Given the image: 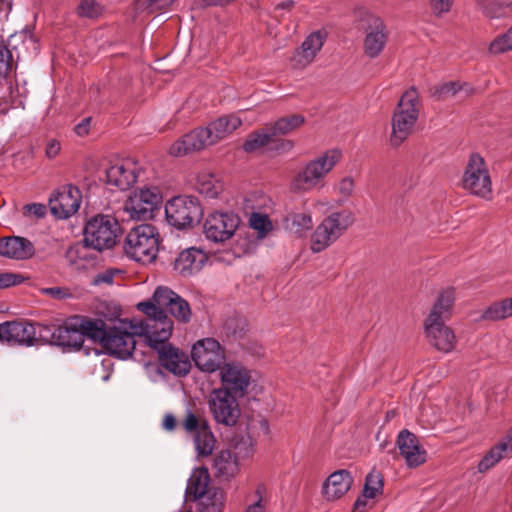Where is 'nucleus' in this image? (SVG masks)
<instances>
[{
    "label": "nucleus",
    "mask_w": 512,
    "mask_h": 512,
    "mask_svg": "<svg viewBox=\"0 0 512 512\" xmlns=\"http://www.w3.org/2000/svg\"><path fill=\"white\" fill-rule=\"evenodd\" d=\"M162 319L153 320L149 324L150 330L143 331V334L148 345L157 351L159 362L165 369L179 376L186 375L190 369L186 355L168 343L173 323L171 319Z\"/></svg>",
    "instance_id": "f257e3e1"
},
{
    "label": "nucleus",
    "mask_w": 512,
    "mask_h": 512,
    "mask_svg": "<svg viewBox=\"0 0 512 512\" xmlns=\"http://www.w3.org/2000/svg\"><path fill=\"white\" fill-rule=\"evenodd\" d=\"M339 149H329L307 161L294 175L290 188L294 192H309L323 187L327 175L340 162Z\"/></svg>",
    "instance_id": "f03ea898"
},
{
    "label": "nucleus",
    "mask_w": 512,
    "mask_h": 512,
    "mask_svg": "<svg viewBox=\"0 0 512 512\" xmlns=\"http://www.w3.org/2000/svg\"><path fill=\"white\" fill-rule=\"evenodd\" d=\"M160 245L158 229L151 224H141L132 228L125 237L123 249L127 257L150 264L155 261Z\"/></svg>",
    "instance_id": "7ed1b4c3"
},
{
    "label": "nucleus",
    "mask_w": 512,
    "mask_h": 512,
    "mask_svg": "<svg viewBox=\"0 0 512 512\" xmlns=\"http://www.w3.org/2000/svg\"><path fill=\"white\" fill-rule=\"evenodd\" d=\"M420 101L418 92L411 88L403 93L393 113L390 143L397 147L412 133L419 116Z\"/></svg>",
    "instance_id": "20e7f679"
},
{
    "label": "nucleus",
    "mask_w": 512,
    "mask_h": 512,
    "mask_svg": "<svg viewBox=\"0 0 512 512\" xmlns=\"http://www.w3.org/2000/svg\"><path fill=\"white\" fill-rule=\"evenodd\" d=\"M355 222L354 213L350 210L332 212L315 228L310 238V248L319 253L335 243Z\"/></svg>",
    "instance_id": "39448f33"
},
{
    "label": "nucleus",
    "mask_w": 512,
    "mask_h": 512,
    "mask_svg": "<svg viewBox=\"0 0 512 512\" xmlns=\"http://www.w3.org/2000/svg\"><path fill=\"white\" fill-rule=\"evenodd\" d=\"M119 230L114 217L97 215L86 223L83 242L97 251L109 249L115 245Z\"/></svg>",
    "instance_id": "423d86ee"
},
{
    "label": "nucleus",
    "mask_w": 512,
    "mask_h": 512,
    "mask_svg": "<svg viewBox=\"0 0 512 512\" xmlns=\"http://www.w3.org/2000/svg\"><path fill=\"white\" fill-rule=\"evenodd\" d=\"M165 215L171 226L177 229H185L199 222L203 210L197 198L177 196L166 203Z\"/></svg>",
    "instance_id": "0eeeda50"
},
{
    "label": "nucleus",
    "mask_w": 512,
    "mask_h": 512,
    "mask_svg": "<svg viewBox=\"0 0 512 512\" xmlns=\"http://www.w3.org/2000/svg\"><path fill=\"white\" fill-rule=\"evenodd\" d=\"M463 187L471 194L488 199L492 193V181L487 164L477 153L470 155L463 178Z\"/></svg>",
    "instance_id": "6e6552de"
},
{
    "label": "nucleus",
    "mask_w": 512,
    "mask_h": 512,
    "mask_svg": "<svg viewBox=\"0 0 512 512\" xmlns=\"http://www.w3.org/2000/svg\"><path fill=\"white\" fill-rule=\"evenodd\" d=\"M162 202V196L155 187L135 190L125 201L124 211L133 220L145 221L153 217V212Z\"/></svg>",
    "instance_id": "1a4fd4ad"
},
{
    "label": "nucleus",
    "mask_w": 512,
    "mask_h": 512,
    "mask_svg": "<svg viewBox=\"0 0 512 512\" xmlns=\"http://www.w3.org/2000/svg\"><path fill=\"white\" fill-rule=\"evenodd\" d=\"M237 395L228 393L224 389H213L209 395L208 408L213 419L218 424L233 426L237 423L241 411Z\"/></svg>",
    "instance_id": "9d476101"
},
{
    "label": "nucleus",
    "mask_w": 512,
    "mask_h": 512,
    "mask_svg": "<svg viewBox=\"0 0 512 512\" xmlns=\"http://www.w3.org/2000/svg\"><path fill=\"white\" fill-rule=\"evenodd\" d=\"M191 357L203 372L213 373L225 363V353L220 343L213 338L198 340L192 347Z\"/></svg>",
    "instance_id": "9b49d317"
},
{
    "label": "nucleus",
    "mask_w": 512,
    "mask_h": 512,
    "mask_svg": "<svg viewBox=\"0 0 512 512\" xmlns=\"http://www.w3.org/2000/svg\"><path fill=\"white\" fill-rule=\"evenodd\" d=\"M240 218L233 212H212L203 224L205 237L214 243L229 240L236 232Z\"/></svg>",
    "instance_id": "f8f14e48"
},
{
    "label": "nucleus",
    "mask_w": 512,
    "mask_h": 512,
    "mask_svg": "<svg viewBox=\"0 0 512 512\" xmlns=\"http://www.w3.org/2000/svg\"><path fill=\"white\" fill-rule=\"evenodd\" d=\"M222 386L228 393L244 397L252 381L251 371L236 361L225 362L218 370Z\"/></svg>",
    "instance_id": "ddd939ff"
},
{
    "label": "nucleus",
    "mask_w": 512,
    "mask_h": 512,
    "mask_svg": "<svg viewBox=\"0 0 512 512\" xmlns=\"http://www.w3.org/2000/svg\"><path fill=\"white\" fill-rule=\"evenodd\" d=\"M182 426L186 432L193 435L197 454L202 457L210 456L215 448L216 439L208 422L197 417L192 411H187Z\"/></svg>",
    "instance_id": "4468645a"
},
{
    "label": "nucleus",
    "mask_w": 512,
    "mask_h": 512,
    "mask_svg": "<svg viewBox=\"0 0 512 512\" xmlns=\"http://www.w3.org/2000/svg\"><path fill=\"white\" fill-rule=\"evenodd\" d=\"M177 296V293L167 287H157L150 301L140 302L137 305L138 309L148 316V319L143 323L142 332L150 330L149 324L153 320H163V317L170 319L163 309H168Z\"/></svg>",
    "instance_id": "2eb2a0df"
},
{
    "label": "nucleus",
    "mask_w": 512,
    "mask_h": 512,
    "mask_svg": "<svg viewBox=\"0 0 512 512\" xmlns=\"http://www.w3.org/2000/svg\"><path fill=\"white\" fill-rule=\"evenodd\" d=\"M142 167L132 158L121 159L106 170L107 183L121 191L128 190L140 177Z\"/></svg>",
    "instance_id": "dca6fc26"
},
{
    "label": "nucleus",
    "mask_w": 512,
    "mask_h": 512,
    "mask_svg": "<svg viewBox=\"0 0 512 512\" xmlns=\"http://www.w3.org/2000/svg\"><path fill=\"white\" fill-rule=\"evenodd\" d=\"M81 203V192L72 185L57 190L49 199L51 213L58 219H67L75 214Z\"/></svg>",
    "instance_id": "f3484780"
},
{
    "label": "nucleus",
    "mask_w": 512,
    "mask_h": 512,
    "mask_svg": "<svg viewBox=\"0 0 512 512\" xmlns=\"http://www.w3.org/2000/svg\"><path fill=\"white\" fill-rule=\"evenodd\" d=\"M367 27L363 42L364 53L369 58L378 57L384 50L388 35L383 21L376 16L367 17Z\"/></svg>",
    "instance_id": "a211bd4d"
},
{
    "label": "nucleus",
    "mask_w": 512,
    "mask_h": 512,
    "mask_svg": "<svg viewBox=\"0 0 512 512\" xmlns=\"http://www.w3.org/2000/svg\"><path fill=\"white\" fill-rule=\"evenodd\" d=\"M210 145H213L210 134L206 127H201L192 130L175 141L169 148V154L174 157H182L205 149Z\"/></svg>",
    "instance_id": "6ab92c4d"
},
{
    "label": "nucleus",
    "mask_w": 512,
    "mask_h": 512,
    "mask_svg": "<svg viewBox=\"0 0 512 512\" xmlns=\"http://www.w3.org/2000/svg\"><path fill=\"white\" fill-rule=\"evenodd\" d=\"M82 322L80 316L67 318L62 325L53 327L51 341L60 346L81 348L83 340Z\"/></svg>",
    "instance_id": "aec40b11"
},
{
    "label": "nucleus",
    "mask_w": 512,
    "mask_h": 512,
    "mask_svg": "<svg viewBox=\"0 0 512 512\" xmlns=\"http://www.w3.org/2000/svg\"><path fill=\"white\" fill-rule=\"evenodd\" d=\"M36 328L25 321H10L0 324V341L9 344L32 346L36 342Z\"/></svg>",
    "instance_id": "412c9836"
},
{
    "label": "nucleus",
    "mask_w": 512,
    "mask_h": 512,
    "mask_svg": "<svg viewBox=\"0 0 512 512\" xmlns=\"http://www.w3.org/2000/svg\"><path fill=\"white\" fill-rule=\"evenodd\" d=\"M424 328L429 343L438 351L449 353L455 349L456 336L445 321L425 320Z\"/></svg>",
    "instance_id": "4be33fe9"
},
{
    "label": "nucleus",
    "mask_w": 512,
    "mask_h": 512,
    "mask_svg": "<svg viewBox=\"0 0 512 512\" xmlns=\"http://www.w3.org/2000/svg\"><path fill=\"white\" fill-rule=\"evenodd\" d=\"M397 447L410 468L418 467L426 461V451L420 445L417 436L406 429L399 432Z\"/></svg>",
    "instance_id": "5701e85b"
},
{
    "label": "nucleus",
    "mask_w": 512,
    "mask_h": 512,
    "mask_svg": "<svg viewBox=\"0 0 512 512\" xmlns=\"http://www.w3.org/2000/svg\"><path fill=\"white\" fill-rule=\"evenodd\" d=\"M325 39L326 34L322 31H315L308 35L300 48L293 53L290 59L292 66L298 69L309 66L323 47Z\"/></svg>",
    "instance_id": "b1692460"
},
{
    "label": "nucleus",
    "mask_w": 512,
    "mask_h": 512,
    "mask_svg": "<svg viewBox=\"0 0 512 512\" xmlns=\"http://www.w3.org/2000/svg\"><path fill=\"white\" fill-rule=\"evenodd\" d=\"M136 341L132 333L110 329L102 347L108 354L120 359L129 358L135 350Z\"/></svg>",
    "instance_id": "393cba45"
},
{
    "label": "nucleus",
    "mask_w": 512,
    "mask_h": 512,
    "mask_svg": "<svg viewBox=\"0 0 512 512\" xmlns=\"http://www.w3.org/2000/svg\"><path fill=\"white\" fill-rule=\"evenodd\" d=\"M207 255L200 249L190 247L178 253L173 261L174 271L182 277H190L201 271Z\"/></svg>",
    "instance_id": "a878e982"
},
{
    "label": "nucleus",
    "mask_w": 512,
    "mask_h": 512,
    "mask_svg": "<svg viewBox=\"0 0 512 512\" xmlns=\"http://www.w3.org/2000/svg\"><path fill=\"white\" fill-rule=\"evenodd\" d=\"M35 253L34 246L26 238L23 237H7L0 239V256L25 260L31 258Z\"/></svg>",
    "instance_id": "bb28decb"
},
{
    "label": "nucleus",
    "mask_w": 512,
    "mask_h": 512,
    "mask_svg": "<svg viewBox=\"0 0 512 512\" xmlns=\"http://www.w3.org/2000/svg\"><path fill=\"white\" fill-rule=\"evenodd\" d=\"M353 482L349 471L342 469L333 472L323 485V494L327 500H336L348 492Z\"/></svg>",
    "instance_id": "cd10ccee"
},
{
    "label": "nucleus",
    "mask_w": 512,
    "mask_h": 512,
    "mask_svg": "<svg viewBox=\"0 0 512 512\" xmlns=\"http://www.w3.org/2000/svg\"><path fill=\"white\" fill-rule=\"evenodd\" d=\"M241 124L242 120L239 116L230 114L221 116L211 121L206 126V129L210 134V138L213 144H216L218 141L233 133L238 127L241 126Z\"/></svg>",
    "instance_id": "c85d7f7f"
},
{
    "label": "nucleus",
    "mask_w": 512,
    "mask_h": 512,
    "mask_svg": "<svg viewBox=\"0 0 512 512\" xmlns=\"http://www.w3.org/2000/svg\"><path fill=\"white\" fill-rule=\"evenodd\" d=\"M210 476L205 468L194 469L188 479L186 497L188 500H197L208 492Z\"/></svg>",
    "instance_id": "c756f323"
},
{
    "label": "nucleus",
    "mask_w": 512,
    "mask_h": 512,
    "mask_svg": "<svg viewBox=\"0 0 512 512\" xmlns=\"http://www.w3.org/2000/svg\"><path fill=\"white\" fill-rule=\"evenodd\" d=\"M455 301L454 289L448 288L441 291L426 320L446 321L451 316Z\"/></svg>",
    "instance_id": "7c9ffc66"
},
{
    "label": "nucleus",
    "mask_w": 512,
    "mask_h": 512,
    "mask_svg": "<svg viewBox=\"0 0 512 512\" xmlns=\"http://www.w3.org/2000/svg\"><path fill=\"white\" fill-rule=\"evenodd\" d=\"M213 468L216 471L217 477L229 479L237 474L239 464L231 451L221 450L214 458Z\"/></svg>",
    "instance_id": "2f4dec72"
},
{
    "label": "nucleus",
    "mask_w": 512,
    "mask_h": 512,
    "mask_svg": "<svg viewBox=\"0 0 512 512\" xmlns=\"http://www.w3.org/2000/svg\"><path fill=\"white\" fill-rule=\"evenodd\" d=\"M512 317V296L491 303L481 314L484 321H501Z\"/></svg>",
    "instance_id": "473e14b6"
},
{
    "label": "nucleus",
    "mask_w": 512,
    "mask_h": 512,
    "mask_svg": "<svg viewBox=\"0 0 512 512\" xmlns=\"http://www.w3.org/2000/svg\"><path fill=\"white\" fill-rule=\"evenodd\" d=\"M80 321L82 322L83 340L87 337L93 341H99L103 345L109 332L106 323L102 319H91L84 316H80Z\"/></svg>",
    "instance_id": "72a5a7b5"
},
{
    "label": "nucleus",
    "mask_w": 512,
    "mask_h": 512,
    "mask_svg": "<svg viewBox=\"0 0 512 512\" xmlns=\"http://www.w3.org/2000/svg\"><path fill=\"white\" fill-rule=\"evenodd\" d=\"M305 123V117L301 114H292L279 118L274 123L269 124V129H272V134L287 135L294 130L300 128Z\"/></svg>",
    "instance_id": "f704fd0d"
},
{
    "label": "nucleus",
    "mask_w": 512,
    "mask_h": 512,
    "mask_svg": "<svg viewBox=\"0 0 512 512\" xmlns=\"http://www.w3.org/2000/svg\"><path fill=\"white\" fill-rule=\"evenodd\" d=\"M197 190L209 198H215L222 191L223 186L220 181L210 173H200L197 177Z\"/></svg>",
    "instance_id": "c9c22d12"
},
{
    "label": "nucleus",
    "mask_w": 512,
    "mask_h": 512,
    "mask_svg": "<svg viewBox=\"0 0 512 512\" xmlns=\"http://www.w3.org/2000/svg\"><path fill=\"white\" fill-rule=\"evenodd\" d=\"M284 224L286 229L295 234H303L305 231L312 227V217L309 213H289L285 219Z\"/></svg>",
    "instance_id": "e433bc0d"
},
{
    "label": "nucleus",
    "mask_w": 512,
    "mask_h": 512,
    "mask_svg": "<svg viewBox=\"0 0 512 512\" xmlns=\"http://www.w3.org/2000/svg\"><path fill=\"white\" fill-rule=\"evenodd\" d=\"M273 137H275V135L272 134V129H269V124H267L263 129L255 132L246 139L243 149L246 152L258 151L268 145Z\"/></svg>",
    "instance_id": "4c0bfd02"
},
{
    "label": "nucleus",
    "mask_w": 512,
    "mask_h": 512,
    "mask_svg": "<svg viewBox=\"0 0 512 512\" xmlns=\"http://www.w3.org/2000/svg\"><path fill=\"white\" fill-rule=\"evenodd\" d=\"M201 512H222L225 506V494L220 489L208 491L200 498Z\"/></svg>",
    "instance_id": "58836bf2"
},
{
    "label": "nucleus",
    "mask_w": 512,
    "mask_h": 512,
    "mask_svg": "<svg viewBox=\"0 0 512 512\" xmlns=\"http://www.w3.org/2000/svg\"><path fill=\"white\" fill-rule=\"evenodd\" d=\"M508 452L506 451L505 444L498 443L493 446L488 453L480 460L478 464V472L485 473L494 467Z\"/></svg>",
    "instance_id": "ea45409f"
},
{
    "label": "nucleus",
    "mask_w": 512,
    "mask_h": 512,
    "mask_svg": "<svg viewBox=\"0 0 512 512\" xmlns=\"http://www.w3.org/2000/svg\"><path fill=\"white\" fill-rule=\"evenodd\" d=\"M88 247L85 243L71 246L66 252L67 260L78 268H84L86 263L94 260L89 254Z\"/></svg>",
    "instance_id": "a19ab883"
},
{
    "label": "nucleus",
    "mask_w": 512,
    "mask_h": 512,
    "mask_svg": "<svg viewBox=\"0 0 512 512\" xmlns=\"http://www.w3.org/2000/svg\"><path fill=\"white\" fill-rule=\"evenodd\" d=\"M383 491V476L379 471L372 470L365 479L363 496L373 499Z\"/></svg>",
    "instance_id": "79ce46f5"
},
{
    "label": "nucleus",
    "mask_w": 512,
    "mask_h": 512,
    "mask_svg": "<svg viewBox=\"0 0 512 512\" xmlns=\"http://www.w3.org/2000/svg\"><path fill=\"white\" fill-rule=\"evenodd\" d=\"M477 3L483 14L490 19L505 17L509 12V7L496 0H477Z\"/></svg>",
    "instance_id": "37998d69"
},
{
    "label": "nucleus",
    "mask_w": 512,
    "mask_h": 512,
    "mask_svg": "<svg viewBox=\"0 0 512 512\" xmlns=\"http://www.w3.org/2000/svg\"><path fill=\"white\" fill-rule=\"evenodd\" d=\"M103 12L104 7L96 0H81L77 7V14L81 18L97 19Z\"/></svg>",
    "instance_id": "c03bdc74"
},
{
    "label": "nucleus",
    "mask_w": 512,
    "mask_h": 512,
    "mask_svg": "<svg viewBox=\"0 0 512 512\" xmlns=\"http://www.w3.org/2000/svg\"><path fill=\"white\" fill-rule=\"evenodd\" d=\"M167 310L179 322L187 323L191 318V309L189 303L179 295Z\"/></svg>",
    "instance_id": "a18cd8bd"
},
{
    "label": "nucleus",
    "mask_w": 512,
    "mask_h": 512,
    "mask_svg": "<svg viewBox=\"0 0 512 512\" xmlns=\"http://www.w3.org/2000/svg\"><path fill=\"white\" fill-rule=\"evenodd\" d=\"M512 50V27L504 34L496 37L489 45V52L501 54Z\"/></svg>",
    "instance_id": "49530a36"
},
{
    "label": "nucleus",
    "mask_w": 512,
    "mask_h": 512,
    "mask_svg": "<svg viewBox=\"0 0 512 512\" xmlns=\"http://www.w3.org/2000/svg\"><path fill=\"white\" fill-rule=\"evenodd\" d=\"M355 182L352 176H344L334 187V191L340 196V202L345 203L353 195Z\"/></svg>",
    "instance_id": "de8ad7c7"
},
{
    "label": "nucleus",
    "mask_w": 512,
    "mask_h": 512,
    "mask_svg": "<svg viewBox=\"0 0 512 512\" xmlns=\"http://www.w3.org/2000/svg\"><path fill=\"white\" fill-rule=\"evenodd\" d=\"M250 226L256 230L260 237H264L272 230V223L267 215L253 213L250 217Z\"/></svg>",
    "instance_id": "09e8293b"
},
{
    "label": "nucleus",
    "mask_w": 512,
    "mask_h": 512,
    "mask_svg": "<svg viewBox=\"0 0 512 512\" xmlns=\"http://www.w3.org/2000/svg\"><path fill=\"white\" fill-rule=\"evenodd\" d=\"M462 86L457 82H447L434 88L433 96L438 100H444L455 96Z\"/></svg>",
    "instance_id": "8fccbe9b"
},
{
    "label": "nucleus",
    "mask_w": 512,
    "mask_h": 512,
    "mask_svg": "<svg viewBox=\"0 0 512 512\" xmlns=\"http://www.w3.org/2000/svg\"><path fill=\"white\" fill-rule=\"evenodd\" d=\"M175 0H138L141 9L155 12L169 8Z\"/></svg>",
    "instance_id": "3c124183"
},
{
    "label": "nucleus",
    "mask_w": 512,
    "mask_h": 512,
    "mask_svg": "<svg viewBox=\"0 0 512 512\" xmlns=\"http://www.w3.org/2000/svg\"><path fill=\"white\" fill-rule=\"evenodd\" d=\"M12 67V53L3 45H0V78H5Z\"/></svg>",
    "instance_id": "603ef678"
},
{
    "label": "nucleus",
    "mask_w": 512,
    "mask_h": 512,
    "mask_svg": "<svg viewBox=\"0 0 512 512\" xmlns=\"http://www.w3.org/2000/svg\"><path fill=\"white\" fill-rule=\"evenodd\" d=\"M23 281V277L15 273H0V289L8 288Z\"/></svg>",
    "instance_id": "864d4df0"
},
{
    "label": "nucleus",
    "mask_w": 512,
    "mask_h": 512,
    "mask_svg": "<svg viewBox=\"0 0 512 512\" xmlns=\"http://www.w3.org/2000/svg\"><path fill=\"white\" fill-rule=\"evenodd\" d=\"M24 214L32 215L35 218H42L46 214V207L40 203H32L24 206Z\"/></svg>",
    "instance_id": "5fc2aeb1"
},
{
    "label": "nucleus",
    "mask_w": 512,
    "mask_h": 512,
    "mask_svg": "<svg viewBox=\"0 0 512 512\" xmlns=\"http://www.w3.org/2000/svg\"><path fill=\"white\" fill-rule=\"evenodd\" d=\"M453 0H430L431 7L436 14L447 13L452 7Z\"/></svg>",
    "instance_id": "6e6d98bb"
},
{
    "label": "nucleus",
    "mask_w": 512,
    "mask_h": 512,
    "mask_svg": "<svg viewBox=\"0 0 512 512\" xmlns=\"http://www.w3.org/2000/svg\"><path fill=\"white\" fill-rule=\"evenodd\" d=\"M61 149L59 141L56 139H49L46 144L45 154L48 158H55Z\"/></svg>",
    "instance_id": "4d7b16f0"
},
{
    "label": "nucleus",
    "mask_w": 512,
    "mask_h": 512,
    "mask_svg": "<svg viewBox=\"0 0 512 512\" xmlns=\"http://www.w3.org/2000/svg\"><path fill=\"white\" fill-rule=\"evenodd\" d=\"M90 123H91L90 117L84 118L80 123H78L75 126V128H74L75 133L81 137L86 136L90 130Z\"/></svg>",
    "instance_id": "13d9d810"
},
{
    "label": "nucleus",
    "mask_w": 512,
    "mask_h": 512,
    "mask_svg": "<svg viewBox=\"0 0 512 512\" xmlns=\"http://www.w3.org/2000/svg\"><path fill=\"white\" fill-rule=\"evenodd\" d=\"M177 426L176 418L173 414L167 413L165 414L163 421H162V427L166 431H173Z\"/></svg>",
    "instance_id": "bf43d9fd"
},
{
    "label": "nucleus",
    "mask_w": 512,
    "mask_h": 512,
    "mask_svg": "<svg viewBox=\"0 0 512 512\" xmlns=\"http://www.w3.org/2000/svg\"><path fill=\"white\" fill-rule=\"evenodd\" d=\"M43 292L51 295L52 297H54L56 299H63L68 295V293L60 287L46 288L43 290Z\"/></svg>",
    "instance_id": "052dcab7"
},
{
    "label": "nucleus",
    "mask_w": 512,
    "mask_h": 512,
    "mask_svg": "<svg viewBox=\"0 0 512 512\" xmlns=\"http://www.w3.org/2000/svg\"><path fill=\"white\" fill-rule=\"evenodd\" d=\"M112 281H113V274L111 272L100 273L94 279L95 284H100V283L110 284V283H112Z\"/></svg>",
    "instance_id": "680f3d73"
},
{
    "label": "nucleus",
    "mask_w": 512,
    "mask_h": 512,
    "mask_svg": "<svg viewBox=\"0 0 512 512\" xmlns=\"http://www.w3.org/2000/svg\"><path fill=\"white\" fill-rule=\"evenodd\" d=\"M266 506L265 504H259V502H253L249 504L244 512H265Z\"/></svg>",
    "instance_id": "e2e57ef3"
},
{
    "label": "nucleus",
    "mask_w": 512,
    "mask_h": 512,
    "mask_svg": "<svg viewBox=\"0 0 512 512\" xmlns=\"http://www.w3.org/2000/svg\"><path fill=\"white\" fill-rule=\"evenodd\" d=\"M266 493V488L263 485H258L255 489L256 500L254 502H259V504H265L264 497Z\"/></svg>",
    "instance_id": "0e129e2a"
},
{
    "label": "nucleus",
    "mask_w": 512,
    "mask_h": 512,
    "mask_svg": "<svg viewBox=\"0 0 512 512\" xmlns=\"http://www.w3.org/2000/svg\"><path fill=\"white\" fill-rule=\"evenodd\" d=\"M499 443L505 444L507 452L512 451V428L507 432L506 436Z\"/></svg>",
    "instance_id": "69168bd1"
},
{
    "label": "nucleus",
    "mask_w": 512,
    "mask_h": 512,
    "mask_svg": "<svg viewBox=\"0 0 512 512\" xmlns=\"http://www.w3.org/2000/svg\"><path fill=\"white\" fill-rule=\"evenodd\" d=\"M366 499L364 496L359 497L354 503V511L355 512H363L366 507Z\"/></svg>",
    "instance_id": "338daca9"
},
{
    "label": "nucleus",
    "mask_w": 512,
    "mask_h": 512,
    "mask_svg": "<svg viewBox=\"0 0 512 512\" xmlns=\"http://www.w3.org/2000/svg\"><path fill=\"white\" fill-rule=\"evenodd\" d=\"M11 0H0V14L7 15L11 11Z\"/></svg>",
    "instance_id": "774afa93"
}]
</instances>
